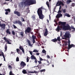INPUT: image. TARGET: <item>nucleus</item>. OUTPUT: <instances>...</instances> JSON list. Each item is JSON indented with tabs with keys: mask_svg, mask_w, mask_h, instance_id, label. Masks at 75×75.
Returning <instances> with one entry per match:
<instances>
[{
	"mask_svg": "<svg viewBox=\"0 0 75 75\" xmlns=\"http://www.w3.org/2000/svg\"><path fill=\"white\" fill-rule=\"evenodd\" d=\"M67 23L66 22H62L61 21H60L59 22V24L61 25V27L62 30H71V27L69 25H66V23Z\"/></svg>",
	"mask_w": 75,
	"mask_h": 75,
	"instance_id": "obj_1",
	"label": "nucleus"
},
{
	"mask_svg": "<svg viewBox=\"0 0 75 75\" xmlns=\"http://www.w3.org/2000/svg\"><path fill=\"white\" fill-rule=\"evenodd\" d=\"M42 9H43V7H41L39 8L37 11V13L39 17V18L41 20H43L44 18V15L42 14Z\"/></svg>",
	"mask_w": 75,
	"mask_h": 75,
	"instance_id": "obj_2",
	"label": "nucleus"
},
{
	"mask_svg": "<svg viewBox=\"0 0 75 75\" xmlns=\"http://www.w3.org/2000/svg\"><path fill=\"white\" fill-rule=\"evenodd\" d=\"M36 3L35 0H25V1L24 2V7H25L26 6L33 5Z\"/></svg>",
	"mask_w": 75,
	"mask_h": 75,
	"instance_id": "obj_3",
	"label": "nucleus"
},
{
	"mask_svg": "<svg viewBox=\"0 0 75 75\" xmlns=\"http://www.w3.org/2000/svg\"><path fill=\"white\" fill-rule=\"evenodd\" d=\"M71 37V35L70 34V33L68 32H67L62 37V38L63 40H67V38L69 39Z\"/></svg>",
	"mask_w": 75,
	"mask_h": 75,
	"instance_id": "obj_4",
	"label": "nucleus"
},
{
	"mask_svg": "<svg viewBox=\"0 0 75 75\" xmlns=\"http://www.w3.org/2000/svg\"><path fill=\"white\" fill-rule=\"evenodd\" d=\"M70 39H68V50H70V48H71L72 47H73V48H75V45L73 44L70 45V40H69Z\"/></svg>",
	"mask_w": 75,
	"mask_h": 75,
	"instance_id": "obj_5",
	"label": "nucleus"
},
{
	"mask_svg": "<svg viewBox=\"0 0 75 75\" xmlns=\"http://www.w3.org/2000/svg\"><path fill=\"white\" fill-rule=\"evenodd\" d=\"M62 5V6H64V4L63 3V2L62 1H58V2L57 3L56 5V7L57 6H61Z\"/></svg>",
	"mask_w": 75,
	"mask_h": 75,
	"instance_id": "obj_6",
	"label": "nucleus"
},
{
	"mask_svg": "<svg viewBox=\"0 0 75 75\" xmlns=\"http://www.w3.org/2000/svg\"><path fill=\"white\" fill-rule=\"evenodd\" d=\"M20 64L21 65L20 69H23L24 67H25V66H26V64L25 63V62L23 61L21 62Z\"/></svg>",
	"mask_w": 75,
	"mask_h": 75,
	"instance_id": "obj_7",
	"label": "nucleus"
},
{
	"mask_svg": "<svg viewBox=\"0 0 75 75\" xmlns=\"http://www.w3.org/2000/svg\"><path fill=\"white\" fill-rule=\"evenodd\" d=\"M3 39L5 41V42H7V43L8 44H11V42H12V40H11L10 39L9 40H7V39L6 38V37L3 38Z\"/></svg>",
	"mask_w": 75,
	"mask_h": 75,
	"instance_id": "obj_8",
	"label": "nucleus"
},
{
	"mask_svg": "<svg viewBox=\"0 0 75 75\" xmlns=\"http://www.w3.org/2000/svg\"><path fill=\"white\" fill-rule=\"evenodd\" d=\"M14 24H18L20 26H23V24H22V22L18 20V21H16L13 22Z\"/></svg>",
	"mask_w": 75,
	"mask_h": 75,
	"instance_id": "obj_9",
	"label": "nucleus"
},
{
	"mask_svg": "<svg viewBox=\"0 0 75 75\" xmlns=\"http://www.w3.org/2000/svg\"><path fill=\"white\" fill-rule=\"evenodd\" d=\"M31 30V28L28 27L25 30V34H27V33H31L30 31Z\"/></svg>",
	"mask_w": 75,
	"mask_h": 75,
	"instance_id": "obj_10",
	"label": "nucleus"
},
{
	"mask_svg": "<svg viewBox=\"0 0 75 75\" xmlns=\"http://www.w3.org/2000/svg\"><path fill=\"white\" fill-rule=\"evenodd\" d=\"M0 27H1L2 29H3L4 30L6 28V25L5 24L3 23L1 24V22L0 21Z\"/></svg>",
	"mask_w": 75,
	"mask_h": 75,
	"instance_id": "obj_11",
	"label": "nucleus"
},
{
	"mask_svg": "<svg viewBox=\"0 0 75 75\" xmlns=\"http://www.w3.org/2000/svg\"><path fill=\"white\" fill-rule=\"evenodd\" d=\"M62 30V28H61V25L60 26L58 25L57 27V28L56 29V31H57V32H59L60 31H61Z\"/></svg>",
	"mask_w": 75,
	"mask_h": 75,
	"instance_id": "obj_12",
	"label": "nucleus"
},
{
	"mask_svg": "<svg viewBox=\"0 0 75 75\" xmlns=\"http://www.w3.org/2000/svg\"><path fill=\"white\" fill-rule=\"evenodd\" d=\"M26 42H27L28 43L29 46L31 47H33V44H31V41H30L28 39H27V41H26Z\"/></svg>",
	"mask_w": 75,
	"mask_h": 75,
	"instance_id": "obj_13",
	"label": "nucleus"
},
{
	"mask_svg": "<svg viewBox=\"0 0 75 75\" xmlns=\"http://www.w3.org/2000/svg\"><path fill=\"white\" fill-rule=\"evenodd\" d=\"M14 14H16V15H17V16H18L19 17H20V16H21L20 12H19L18 11H14Z\"/></svg>",
	"mask_w": 75,
	"mask_h": 75,
	"instance_id": "obj_14",
	"label": "nucleus"
},
{
	"mask_svg": "<svg viewBox=\"0 0 75 75\" xmlns=\"http://www.w3.org/2000/svg\"><path fill=\"white\" fill-rule=\"evenodd\" d=\"M5 11H6L5 13L6 15H7L8 14V13H10V9L9 8L5 9Z\"/></svg>",
	"mask_w": 75,
	"mask_h": 75,
	"instance_id": "obj_15",
	"label": "nucleus"
},
{
	"mask_svg": "<svg viewBox=\"0 0 75 75\" xmlns=\"http://www.w3.org/2000/svg\"><path fill=\"white\" fill-rule=\"evenodd\" d=\"M48 30L47 28L45 29V32L44 33V35L45 37H46L48 35Z\"/></svg>",
	"mask_w": 75,
	"mask_h": 75,
	"instance_id": "obj_16",
	"label": "nucleus"
},
{
	"mask_svg": "<svg viewBox=\"0 0 75 75\" xmlns=\"http://www.w3.org/2000/svg\"><path fill=\"white\" fill-rule=\"evenodd\" d=\"M62 14L61 13H59L57 15L56 18L58 19V18H60V17H62Z\"/></svg>",
	"mask_w": 75,
	"mask_h": 75,
	"instance_id": "obj_17",
	"label": "nucleus"
},
{
	"mask_svg": "<svg viewBox=\"0 0 75 75\" xmlns=\"http://www.w3.org/2000/svg\"><path fill=\"white\" fill-rule=\"evenodd\" d=\"M19 49L22 51L23 53H24L25 52H24V48H23L22 46H20L19 47Z\"/></svg>",
	"mask_w": 75,
	"mask_h": 75,
	"instance_id": "obj_18",
	"label": "nucleus"
},
{
	"mask_svg": "<svg viewBox=\"0 0 75 75\" xmlns=\"http://www.w3.org/2000/svg\"><path fill=\"white\" fill-rule=\"evenodd\" d=\"M30 58L31 59H36V57L34 55H32L30 57Z\"/></svg>",
	"mask_w": 75,
	"mask_h": 75,
	"instance_id": "obj_19",
	"label": "nucleus"
},
{
	"mask_svg": "<svg viewBox=\"0 0 75 75\" xmlns=\"http://www.w3.org/2000/svg\"><path fill=\"white\" fill-rule=\"evenodd\" d=\"M24 32L23 31H22L20 33V35L22 36V37H24Z\"/></svg>",
	"mask_w": 75,
	"mask_h": 75,
	"instance_id": "obj_20",
	"label": "nucleus"
},
{
	"mask_svg": "<svg viewBox=\"0 0 75 75\" xmlns=\"http://www.w3.org/2000/svg\"><path fill=\"white\" fill-rule=\"evenodd\" d=\"M46 4L48 8H49V9H51V7L50 6V5H49V3L48 2V1H47Z\"/></svg>",
	"mask_w": 75,
	"mask_h": 75,
	"instance_id": "obj_21",
	"label": "nucleus"
},
{
	"mask_svg": "<svg viewBox=\"0 0 75 75\" xmlns=\"http://www.w3.org/2000/svg\"><path fill=\"white\" fill-rule=\"evenodd\" d=\"M6 33L7 34H11V32H10V30H9V29H8L6 31Z\"/></svg>",
	"mask_w": 75,
	"mask_h": 75,
	"instance_id": "obj_22",
	"label": "nucleus"
},
{
	"mask_svg": "<svg viewBox=\"0 0 75 75\" xmlns=\"http://www.w3.org/2000/svg\"><path fill=\"white\" fill-rule=\"evenodd\" d=\"M51 41L52 42H56L57 41V39H56V38H55L53 39Z\"/></svg>",
	"mask_w": 75,
	"mask_h": 75,
	"instance_id": "obj_23",
	"label": "nucleus"
},
{
	"mask_svg": "<svg viewBox=\"0 0 75 75\" xmlns=\"http://www.w3.org/2000/svg\"><path fill=\"white\" fill-rule=\"evenodd\" d=\"M33 20H35V15H33L32 16Z\"/></svg>",
	"mask_w": 75,
	"mask_h": 75,
	"instance_id": "obj_24",
	"label": "nucleus"
},
{
	"mask_svg": "<svg viewBox=\"0 0 75 75\" xmlns=\"http://www.w3.org/2000/svg\"><path fill=\"white\" fill-rule=\"evenodd\" d=\"M64 15L65 16H67V17H71V16H70L69 14L67 13H65L64 14Z\"/></svg>",
	"mask_w": 75,
	"mask_h": 75,
	"instance_id": "obj_25",
	"label": "nucleus"
},
{
	"mask_svg": "<svg viewBox=\"0 0 75 75\" xmlns=\"http://www.w3.org/2000/svg\"><path fill=\"white\" fill-rule=\"evenodd\" d=\"M22 72L24 74H25L27 73V71L25 70H23L22 71Z\"/></svg>",
	"mask_w": 75,
	"mask_h": 75,
	"instance_id": "obj_26",
	"label": "nucleus"
},
{
	"mask_svg": "<svg viewBox=\"0 0 75 75\" xmlns=\"http://www.w3.org/2000/svg\"><path fill=\"white\" fill-rule=\"evenodd\" d=\"M42 52L44 54H45L46 55V53L47 52L45 50L43 49L42 50Z\"/></svg>",
	"mask_w": 75,
	"mask_h": 75,
	"instance_id": "obj_27",
	"label": "nucleus"
},
{
	"mask_svg": "<svg viewBox=\"0 0 75 75\" xmlns=\"http://www.w3.org/2000/svg\"><path fill=\"white\" fill-rule=\"evenodd\" d=\"M71 2V0H68L67 1L66 3L67 4H69V3H70Z\"/></svg>",
	"mask_w": 75,
	"mask_h": 75,
	"instance_id": "obj_28",
	"label": "nucleus"
},
{
	"mask_svg": "<svg viewBox=\"0 0 75 75\" xmlns=\"http://www.w3.org/2000/svg\"><path fill=\"white\" fill-rule=\"evenodd\" d=\"M5 51H7V45H5Z\"/></svg>",
	"mask_w": 75,
	"mask_h": 75,
	"instance_id": "obj_29",
	"label": "nucleus"
},
{
	"mask_svg": "<svg viewBox=\"0 0 75 75\" xmlns=\"http://www.w3.org/2000/svg\"><path fill=\"white\" fill-rule=\"evenodd\" d=\"M40 72H45V69H43L40 70Z\"/></svg>",
	"mask_w": 75,
	"mask_h": 75,
	"instance_id": "obj_30",
	"label": "nucleus"
},
{
	"mask_svg": "<svg viewBox=\"0 0 75 75\" xmlns=\"http://www.w3.org/2000/svg\"><path fill=\"white\" fill-rule=\"evenodd\" d=\"M32 39L33 40H35L36 38V36L34 35H33L32 36Z\"/></svg>",
	"mask_w": 75,
	"mask_h": 75,
	"instance_id": "obj_31",
	"label": "nucleus"
},
{
	"mask_svg": "<svg viewBox=\"0 0 75 75\" xmlns=\"http://www.w3.org/2000/svg\"><path fill=\"white\" fill-rule=\"evenodd\" d=\"M57 41H60L61 40V39H60V37H57Z\"/></svg>",
	"mask_w": 75,
	"mask_h": 75,
	"instance_id": "obj_32",
	"label": "nucleus"
},
{
	"mask_svg": "<svg viewBox=\"0 0 75 75\" xmlns=\"http://www.w3.org/2000/svg\"><path fill=\"white\" fill-rule=\"evenodd\" d=\"M16 51H17V52L18 54H19V52L20 51V50L19 49H16Z\"/></svg>",
	"mask_w": 75,
	"mask_h": 75,
	"instance_id": "obj_33",
	"label": "nucleus"
},
{
	"mask_svg": "<svg viewBox=\"0 0 75 75\" xmlns=\"http://www.w3.org/2000/svg\"><path fill=\"white\" fill-rule=\"evenodd\" d=\"M33 52H38V51L36 50H34L33 51Z\"/></svg>",
	"mask_w": 75,
	"mask_h": 75,
	"instance_id": "obj_34",
	"label": "nucleus"
},
{
	"mask_svg": "<svg viewBox=\"0 0 75 75\" xmlns=\"http://www.w3.org/2000/svg\"><path fill=\"white\" fill-rule=\"evenodd\" d=\"M16 61L17 62H18V61H19V57H17L16 58Z\"/></svg>",
	"mask_w": 75,
	"mask_h": 75,
	"instance_id": "obj_35",
	"label": "nucleus"
},
{
	"mask_svg": "<svg viewBox=\"0 0 75 75\" xmlns=\"http://www.w3.org/2000/svg\"><path fill=\"white\" fill-rule=\"evenodd\" d=\"M2 53V55L3 58L4 59H5V57H4V53H3V52H1Z\"/></svg>",
	"mask_w": 75,
	"mask_h": 75,
	"instance_id": "obj_36",
	"label": "nucleus"
},
{
	"mask_svg": "<svg viewBox=\"0 0 75 75\" xmlns=\"http://www.w3.org/2000/svg\"><path fill=\"white\" fill-rule=\"evenodd\" d=\"M10 75H14L13 74V73L12 72V71H10L9 73Z\"/></svg>",
	"mask_w": 75,
	"mask_h": 75,
	"instance_id": "obj_37",
	"label": "nucleus"
},
{
	"mask_svg": "<svg viewBox=\"0 0 75 75\" xmlns=\"http://www.w3.org/2000/svg\"><path fill=\"white\" fill-rule=\"evenodd\" d=\"M62 11L64 13H66V9H63Z\"/></svg>",
	"mask_w": 75,
	"mask_h": 75,
	"instance_id": "obj_38",
	"label": "nucleus"
},
{
	"mask_svg": "<svg viewBox=\"0 0 75 75\" xmlns=\"http://www.w3.org/2000/svg\"><path fill=\"white\" fill-rule=\"evenodd\" d=\"M38 62L39 64H42V62H41V61H38Z\"/></svg>",
	"mask_w": 75,
	"mask_h": 75,
	"instance_id": "obj_39",
	"label": "nucleus"
},
{
	"mask_svg": "<svg viewBox=\"0 0 75 75\" xmlns=\"http://www.w3.org/2000/svg\"><path fill=\"white\" fill-rule=\"evenodd\" d=\"M29 52H30V54L31 55H33V52H31V51H29Z\"/></svg>",
	"mask_w": 75,
	"mask_h": 75,
	"instance_id": "obj_40",
	"label": "nucleus"
},
{
	"mask_svg": "<svg viewBox=\"0 0 75 75\" xmlns=\"http://www.w3.org/2000/svg\"><path fill=\"white\" fill-rule=\"evenodd\" d=\"M35 64H37V59H35Z\"/></svg>",
	"mask_w": 75,
	"mask_h": 75,
	"instance_id": "obj_41",
	"label": "nucleus"
},
{
	"mask_svg": "<svg viewBox=\"0 0 75 75\" xmlns=\"http://www.w3.org/2000/svg\"><path fill=\"white\" fill-rule=\"evenodd\" d=\"M13 26L14 28L16 29L17 28V27L15 25H13Z\"/></svg>",
	"mask_w": 75,
	"mask_h": 75,
	"instance_id": "obj_42",
	"label": "nucleus"
},
{
	"mask_svg": "<svg viewBox=\"0 0 75 75\" xmlns=\"http://www.w3.org/2000/svg\"><path fill=\"white\" fill-rule=\"evenodd\" d=\"M26 60H27V62H29V59L28 57H27Z\"/></svg>",
	"mask_w": 75,
	"mask_h": 75,
	"instance_id": "obj_43",
	"label": "nucleus"
},
{
	"mask_svg": "<svg viewBox=\"0 0 75 75\" xmlns=\"http://www.w3.org/2000/svg\"><path fill=\"white\" fill-rule=\"evenodd\" d=\"M12 34L13 35H15V32L14 31H12Z\"/></svg>",
	"mask_w": 75,
	"mask_h": 75,
	"instance_id": "obj_44",
	"label": "nucleus"
},
{
	"mask_svg": "<svg viewBox=\"0 0 75 75\" xmlns=\"http://www.w3.org/2000/svg\"><path fill=\"white\" fill-rule=\"evenodd\" d=\"M71 6H72V7H74L75 6V3H72L71 4Z\"/></svg>",
	"mask_w": 75,
	"mask_h": 75,
	"instance_id": "obj_45",
	"label": "nucleus"
},
{
	"mask_svg": "<svg viewBox=\"0 0 75 75\" xmlns=\"http://www.w3.org/2000/svg\"><path fill=\"white\" fill-rule=\"evenodd\" d=\"M8 68H9L12 69V67H11V66L10 65H9Z\"/></svg>",
	"mask_w": 75,
	"mask_h": 75,
	"instance_id": "obj_46",
	"label": "nucleus"
},
{
	"mask_svg": "<svg viewBox=\"0 0 75 75\" xmlns=\"http://www.w3.org/2000/svg\"><path fill=\"white\" fill-rule=\"evenodd\" d=\"M46 65H47V64H46L45 63L43 64V67H45V66H46Z\"/></svg>",
	"mask_w": 75,
	"mask_h": 75,
	"instance_id": "obj_47",
	"label": "nucleus"
},
{
	"mask_svg": "<svg viewBox=\"0 0 75 75\" xmlns=\"http://www.w3.org/2000/svg\"><path fill=\"white\" fill-rule=\"evenodd\" d=\"M62 11L60 10H59L58 12V13H61Z\"/></svg>",
	"mask_w": 75,
	"mask_h": 75,
	"instance_id": "obj_48",
	"label": "nucleus"
},
{
	"mask_svg": "<svg viewBox=\"0 0 75 75\" xmlns=\"http://www.w3.org/2000/svg\"><path fill=\"white\" fill-rule=\"evenodd\" d=\"M47 58L48 59H49V58H50V57L48 55L47 56Z\"/></svg>",
	"mask_w": 75,
	"mask_h": 75,
	"instance_id": "obj_49",
	"label": "nucleus"
},
{
	"mask_svg": "<svg viewBox=\"0 0 75 75\" xmlns=\"http://www.w3.org/2000/svg\"><path fill=\"white\" fill-rule=\"evenodd\" d=\"M40 61H43V59L42 58L40 57Z\"/></svg>",
	"mask_w": 75,
	"mask_h": 75,
	"instance_id": "obj_50",
	"label": "nucleus"
},
{
	"mask_svg": "<svg viewBox=\"0 0 75 75\" xmlns=\"http://www.w3.org/2000/svg\"><path fill=\"white\" fill-rule=\"evenodd\" d=\"M33 44L35 43V40H33Z\"/></svg>",
	"mask_w": 75,
	"mask_h": 75,
	"instance_id": "obj_51",
	"label": "nucleus"
},
{
	"mask_svg": "<svg viewBox=\"0 0 75 75\" xmlns=\"http://www.w3.org/2000/svg\"><path fill=\"white\" fill-rule=\"evenodd\" d=\"M21 18L22 19L23 21H25V20H24V19L23 18Z\"/></svg>",
	"mask_w": 75,
	"mask_h": 75,
	"instance_id": "obj_52",
	"label": "nucleus"
},
{
	"mask_svg": "<svg viewBox=\"0 0 75 75\" xmlns=\"http://www.w3.org/2000/svg\"><path fill=\"white\" fill-rule=\"evenodd\" d=\"M34 73H35V74H37V73H38V71H34Z\"/></svg>",
	"mask_w": 75,
	"mask_h": 75,
	"instance_id": "obj_53",
	"label": "nucleus"
},
{
	"mask_svg": "<svg viewBox=\"0 0 75 75\" xmlns=\"http://www.w3.org/2000/svg\"><path fill=\"white\" fill-rule=\"evenodd\" d=\"M29 73H32V74H34V72H32V71H29L28 72Z\"/></svg>",
	"mask_w": 75,
	"mask_h": 75,
	"instance_id": "obj_54",
	"label": "nucleus"
},
{
	"mask_svg": "<svg viewBox=\"0 0 75 75\" xmlns=\"http://www.w3.org/2000/svg\"><path fill=\"white\" fill-rule=\"evenodd\" d=\"M61 6H60L59 8V10H61Z\"/></svg>",
	"mask_w": 75,
	"mask_h": 75,
	"instance_id": "obj_55",
	"label": "nucleus"
},
{
	"mask_svg": "<svg viewBox=\"0 0 75 75\" xmlns=\"http://www.w3.org/2000/svg\"><path fill=\"white\" fill-rule=\"evenodd\" d=\"M40 53H36V55H39Z\"/></svg>",
	"mask_w": 75,
	"mask_h": 75,
	"instance_id": "obj_56",
	"label": "nucleus"
},
{
	"mask_svg": "<svg viewBox=\"0 0 75 75\" xmlns=\"http://www.w3.org/2000/svg\"><path fill=\"white\" fill-rule=\"evenodd\" d=\"M68 45V44L66 42L65 44V45Z\"/></svg>",
	"mask_w": 75,
	"mask_h": 75,
	"instance_id": "obj_57",
	"label": "nucleus"
},
{
	"mask_svg": "<svg viewBox=\"0 0 75 75\" xmlns=\"http://www.w3.org/2000/svg\"><path fill=\"white\" fill-rule=\"evenodd\" d=\"M11 54H14V52H11Z\"/></svg>",
	"mask_w": 75,
	"mask_h": 75,
	"instance_id": "obj_58",
	"label": "nucleus"
},
{
	"mask_svg": "<svg viewBox=\"0 0 75 75\" xmlns=\"http://www.w3.org/2000/svg\"><path fill=\"white\" fill-rule=\"evenodd\" d=\"M47 62L48 64H50V62H49V61H48V60L47 61Z\"/></svg>",
	"mask_w": 75,
	"mask_h": 75,
	"instance_id": "obj_59",
	"label": "nucleus"
},
{
	"mask_svg": "<svg viewBox=\"0 0 75 75\" xmlns=\"http://www.w3.org/2000/svg\"><path fill=\"white\" fill-rule=\"evenodd\" d=\"M2 55V53L1 54V52H0V56H1Z\"/></svg>",
	"mask_w": 75,
	"mask_h": 75,
	"instance_id": "obj_60",
	"label": "nucleus"
},
{
	"mask_svg": "<svg viewBox=\"0 0 75 75\" xmlns=\"http://www.w3.org/2000/svg\"><path fill=\"white\" fill-rule=\"evenodd\" d=\"M56 9V6L55 7H54V10L55 11V9Z\"/></svg>",
	"mask_w": 75,
	"mask_h": 75,
	"instance_id": "obj_61",
	"label": "nucleus"
},
{
	"mask_svg": "<svg viewBox=\"0 0 75 75\" xmlns=\"http://www.w3.org/2000/svg\"><path fill=\"white\" fill-rule=\"evenodd\" d=\"M3 65V64H1V63L0 64V67H1V65Z\"/></svg>",
	"mask_w": 75,
	"mask_h": 75,
	"instance_id": "obj_62",
	"label": "nucleus"
},
{
	"mask_svg": "<svg viewBox=\"0 0 75 75\" xmlns=\"http://www.w3.org/2000/svg\"><path fill=\"white\" fill-rule=\"evenodd\" d=\"M52 67H54V65H52Z\"/></svg>",
	"mask_w": 75,
	"mask_h": 75,
	"instance_id": "obj_63",
	"label": "nucleus"
},
{
	"mask_svg": "<svg viewBox=\"0 0 75 75\" xmlns=\"http://www.w3.org/2000/svg\"><path fill=\"white\" fill-rule=\"evenodd\" d=\"M6 4V3H4L3 4H4V5H5V4Z\"/></svg>",
	"mask_w": 75,
	"mask_h": 75,
	"instance_id": "obj_64",
	"label": "nucleus"
}]
</instances>
